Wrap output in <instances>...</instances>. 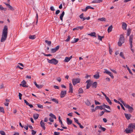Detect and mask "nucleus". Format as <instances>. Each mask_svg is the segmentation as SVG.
<instances>
[{"instance_id": "f257e3e1", "label": "nucleus", "mask_w": 135, "mask_h": 135, "mask_svg": "<svg viewBox=\"0 0 135 135\" xmlns=\"http://www.w3.org/2000/svg\"><path fill=\"white\" fill-rule=\"evenodd\" d=\"M8 33V27L5 25L3 30L2 35V37L1 39V41L2 42H4L6 40L7 37Z\"/></svg>"}, {"instance_id": "f03ea898", "label": "nucleus", "mask_w": 135, "mask_h": 135, "mask_svg": "<svg viewBox=\"0 0 135 135\" xmlns=\"http://www.w3.org/2000/svg\"><path fill=\"white\" fill-rule=\"evenodd\" d=\"M124 38L123 35L122 34L120 35V37L118 42V45L119 46H121L122 44L124 42Z\"/></svg>"}, {"instance_id": "7ed1b4c3", "label": "nucleus", "mask_w": 135, "mask_h": 135, "mask_svg": "<svg viewBox=\"0 0 135 135\" xmlns=\"http://www.w3.org/2000/svg\"><path fill=\"white\" fill-rule=\"evenodd\" d=\"M47 60L49 63L55 65L57 64L58 62V60L54 58L52 59L51 60H49L47 59Z\"/></svg>"}, {"instance_id": "20e7f679", "label": "nucleus", "mask_w": 135, "mask_h": 135, "mask_svg": "<svg viewBox=\"0 0 135 135\" xmlns=\"http://www.w3.org/2000/svg\"><path fill=\"white\" fill-rule=\"evenodd\" d=\"M72 81L73 85L75 86L77 84L80 82V79L79 78L73 79H72Z\"/></svg>"}, {"instance_id": "39448f33", "label": "nucleus", "mask_w": 135, "mask_h": 135, "mask_svg": "<svg viewBox=\"0 0 135 135\" xmlns=\"http://www.w3.org/2000/svg\"><path fill=\"white\" fill-rule=\"evenodd\" d=\"M133 35H130L129 37V43L130 46V47H133L132 41L133 40Z\"/></svg>"}, {"instance_id": "423d86ee", "label": "nucleus", "mask_w": 135, "mask_h": 135, "mask_svg": "<svg viewBox=\"0 0 135 135\" xmlns=\"http://www.w3.org/2000/svg\"><path fill=\"white\" fill-rule=\"evenodd\" d=\"M125 107L128 109V111L130 113H132L133 110V108L128 104H127Z\"/></svg>"}, {"instance_id": "0eeeda50", "label": "nucleus", "mask_w": 135, "mask_h": 135, "mask_svg": "<svg viewBox=\"0 0 135 135\" xmlns=\"http://www.w3.org/2000/svg\"><path fill=\"white\" fill-rule=\"evenodd\" d=\"M104 70L105 71L104 72V73L107 74L110 76L112 78H113L114 76L109 71L106 69H105Z\"/></svg>"}, {"instance_id": "6e6552de", "label": "nucleus", "mask_w": 135, "mask_h": 135, "mask_svg": "<svg viewBox=\"0 0 135 135\" xmlns=\"http://www.w3.org/2000/svg\"><path fill=\"white\" fill-rule=\"evenodd\" d=\"M128 128L131 129H135V123H131L129 125Z\"/></svg>"}, {"instance_id": "1a4fd4ad", "label": "nucleus", "mask_w": 135, "mask_h": 135, "mask_svg": "<svg viewBox=\"0 0 135 135\" xmlns=\"http://www.w3.org/2000/svg\"><path fill=\"white\" fill-rule=\"evenodd\" d=\"M60 47L59 46H57L54 48L52 49H51V52L52 53H54L56 52L59 49Z\"/></svg>"}, {"instance_id": "9d476101", "label": "nucleus", "mask_w": 135, "mask_h": 135, "mask_svg": "<svg viewBox=\"0 0 135 135\" xmlns=\"http://www.w3.org/2000/svg\"><path fill=\"white\" fill-rule=\"evenodd\" d=\"M66 94V91H61L60 93V97L61 98L64 97Z\"/></svg>"}, {"instance_id": "9b49d317", "label": "nucleus", "mask_w": 135, "mask_h": 135, "mask_svg": "<svg viewBox=\"0 0 135 135\" xmlns=\"http://www.w3.org/2000/svg\"><path fill=\"white\" fill-rule=\"evenodd\" d=\"M124 131L127 134L133 132V129H130L128 128L126 129Z\"/></svg>"}, {"instance_id": "f8f14e48", "label": "nucleus", "mask_w": 135, "mask_h": 135, "mask_svg": "<svg viewBox=\"0 0 135 135\" xmlns=\"http://www.w3.org/2000/svg\"><path fill=\"white\" fill-rule=\"evenodd\" d=\"M69 93H72L73 92V85L71 83L69 84Z\"/></svg>"}, {"instance_id": "ddd939ff", "label": "nucleus", "mask_w": 135, "mask_h": 135, "mask_svg": "<svg viewBox=\"0 0 135 135\" xmlns=\"http://www.w3.org/2000/svg\"><path fill=\"white\" fill-rule=\"evenodd\" d=\"M26 81L25 80H23V81L21 82V84H20V86H22L23 87L27 88L28 86L26 85Z\"/></svg>"}, {"instance_id": "4468645a", "label": "nucleus", "mask_w": 135, "mask_h": 135, "mask_svg": "<svg viewBox=\"0 0 135 135\" xmlns=\"http://www.w3.org/2000/svg\"><path fill=\"white\" fill-rule=\"evenodd\" d=\"M40 124L41 125V127L43 128L44 130H45L46 129V127L45 126V123L43 122V120H41L40 122Z\"/></svg>"}, {"instance_id": "2eb2a0df", "label": "nucleus", "mask_w": 135, "mask_h": 135, "mask_svg": "<svg viewBox=\"0 0 135 135\" xmlns=\"http://www.w3.org/2000/svg\"><path fill=\"white\" fill-rule=\"evenodd\" d=\"M124 114L125 117L128 120L130 119V118L131 116V115L130 114L124 113Z\"/></svg>"}, {"instance_id": "dca6fc26", "label": "nucleus", "mask_w": 135, "mask_h": 135, "mask_svg": "<svg viewBox=\"0 0 135 135\" xmlns=\"http://www.w3.org/2000/svg\"><path fill=\"white\" fill-rule=\"evenodd\" d=\"M127 27V25L126 23L124 22L122 23V27L123 30H126Z\"/></svg>"}, {"instance_id": "f3484780", "label": "nucleus", "mask_w": 135, "mask_h": 135, "mask_svg": "<svg viewBox=\"0 0 135 135\" xmlns=\"http://www.w3.org/2000/svg\"><path fill=\"white\" fill-rule=\"evenodd\" d=\"M66 121L68 124L70 125L72 124V121L69 118L66 119Z\"/></svg>"}, {"instance_id": "a211bd4d", "label": "nucleus", "mask_w": 135, "mask_h": 135, "mask_svg": "<svg viewBox=\"0 0 135 135\" xmlns=\"http://www.w3.org/2000/svg\"><path fill=\"white\" fill-rule=\"evenodd\" d=\"M83 28H84L83 26H79V27H77L75 28H73V31H75V30H78L79 29H80V30H82V29H83Z\"/></svg>"}, {"instance_id": "6ab92c4d", "label": "nucleus", "mask_w": 135, "mask_h": 135, "mask_svg": "<svg viewBox=\"0 0 135 135\" xmlns=\"http://www.w3.org/2000/svg\"><path fill=\"white\" fill-rule=\"evenodd\" d=\"M102 0H95L92 1V3H99L102 2Z\"/></svg>"}, {"instance_id": "aec40b11", "label": "nucleus", "mask_w": 135, "mask_h": 135, "mask_svg": "<svg viewBox=\"0 0 135 135\" xmlns=\"http://www.w3.org/2000/svg\"><path fill=\"white\" fill-rule=\"evenodd\" d=\"M97 82L95 81L93 83L92 85V87L93 88H95L97 87Z\"/></svg>"}, {"instance_id": "412c9836", "label": "nucleus", "mask_w": 135, "mask_h": 135, "mask_svg": "<svg viewBox=\"0 0 135 135\" xmlns=\"http://www.w3.org/2000/svg\"><path fill=\"white\" fill-rule=\"evenodd\" d=\"M64 14L65 12L64 11H63L62 12V13L60 15V18L62 21H63V17L64 15Z\"/></svg>"}, {"instance_id": "4be33fe9", "label": "nucleus", "mask_w": 135, "mask_h": 135, "mask_svg": "<svg viewBox=\"0 0 135 135\" xmlns=\"http://www.w3.org/2000/svg\"><path fill=\"white\" fill-rule=\"evenodd\" d=\"M39 114H33V117L35 119H37L39 117Z\"/></svg>"}, {"instance_id": "5701e85b", "label": "nucleus", "mask_w": 135, "mask_h": 135, "mask_svg": "<svg viewBox=\"0 0 135 135\" xmlns=\"http://www.w3.org/2000/svg\"><path fill=\"white\" fill-rule=\"evenodd\" d=\"M112 28L113 26L112 25H110L108 29V33L112 31Z\"/></svg>"}, {"instance_id": "b1692460", "label": "nucleus", "mask_w": 135, "mask_h": 135, "mask_svg": "<svg viewBox=\"0 0 135 135\" xmlns=\"http://www.w3.org/2000/svg\"><path fill=\"white\" fill-rule=\"evenodd\" d=\"M35 85H36V87L38 88H41L42 87V86L41 85H38L36 82H34Z\"/></svg>"}, {"instance_id": "393cba45", "label": "nucleus", "mask_w": 135, "mask_h": 135, "mask_svg": "<svg viewBox=\"0 0 135 135\" xmlns=\"http://www.w3.org/2000/svg\"><path fill=\"white\" fill-rule=\"evenodd\" d=\"M107 102L109 103V104L111 105L112 104V102L110 100V99H109V98L107 97L106 98H105Z\"/></svg>"}, {"instance_id": "a878e982", "label": "nucleus", "mask_w": 135, "mask_h": 135, "mask_svg": "<svg viewBox=\"0 0 135 135\" xmlns=\"http://www.w3.org/2000/svg\"><path fill=\"white\" fill-rule=\"evenodd\" d=\"M103 109V107H102V105L100 106H97L95 107V109L97 110L98 109H100V110H102Z\"/></svg>"}, {"instance_id": "bb28decb", "label": "nucleus", "mask_w": 135, "mask_h": 135, "mask_svg": "<svg viewBox=\"0 0 135 135\" xmlns=\"http://www.w3.org/2000/svg\"><path fill=\"white\" fill-rule=\"evenodd\" d=\"M70 60V59L69 57H66L65 58V60H64V61L65 62H68Z\"/></svg>"}, {"instance_id": "cd10ccee", "label": "nucleus", "mask_w": 135, "mask_h": 135, "mask_svg": "<svg viewBox=\"0 0 135 135\" xmlns=\"http://www.w3.org/2000/svg\"><path fill=\"white\" fill-rule=\"evenodd\" d=\"M88 35L91 36L96 37L95 33V32H91V33L88 34Z\"/></svg>"}, {"instance_id": "c85d7f7f", "label": "nucleus", "mask_w": 135, "mask_h": 135, "mask_svg": "<svg viewBox=\"0 0 135 135\" xmlns=\"http://www.w3.org/2000/svg\"><path fill=\"white\" fill-rule=\"evenodd\" d=\"M98 20L99 21H105L106 20V19L105 18L102 17V18H98Z\"/></svg>"}, {"instance_id": "c756f323", "label": "nucleus", "mask_w": 135, "mask_h": 135, "mask_svg": "<svg viewBox=\"0 0 135 135\" xmlns=\"http://www.w3.org/2000/svg\"><path fill=\"white\" fill-rule=\"evenodd\" d=\"M29 38L31 39H34L36 38L35 35H30L29 37Z\"/></svg>"}, {"instance_id": "7c9ffc66", "label": "nucleus", "mask_w": 135, "mask_h": 135, "mask_svg": "<svg viewBox=\"0 0 135 135\" xmlns=\"http://www.w3.org/2000/svg\"><path fill=\"white\" fill-rule=\"evenodd\" d=\"M99 77V75L98 74H97L94 75V78L95 79H98Z\"/></svg>"}, {"instance_id": "2f4dec72", "label": "nucleus", "mask_w": 135, "mask_h": 135, "mask_svg": "<svg viewBox=\"0 0 135 135\" xmlns=\"http://www.w3.org/2000/svg\"><path fill=\"white\" fill-rule=\"evenodd\" d=\"M131 32V30L130 29H128L127 33V36H129Z\"/></svg>"}, {"instance_id": "473e14b6", "label": "nucleus", "mask_w": 135, "mask_h": 135, "mask_svg": "<svg viewBox=\"0 0 135 135\" xmlns=\"http://www.w3.org/2000/svg\"><path fill=\"white\" fill-rule=\"evenodd\" d=\"M49 116L53 118H54L56 119V117L55 115L52 114V113H51L49 114Z\"/></svg>"}, {"instance_id": "72a5a7b5", "label": "nucleus", "mask_w": 135, "mask_h": 135, "mask_svg": "<svg viewBox=\"0 0 135 135\" xmlns=\"http://www.w3.org/2000/svg\"><path fill=\"white\" fill-rule=\"evenodd\" d=\"M45 42L49 46H50L51 44V42L50 41H48L47 40H46Z\"/></svg>"}, {"instance_id": "f704fd0d", "label": "nucleus", "mask_w": 135, "mask_h": 135, "mask_svg": "<svg viewBox=\"0 0 135 135\" xmlns=\"http://www.w3.org/2000/svg\"><path fill=\"white\" fill-rule=\"evenodd\" d=\"M52 101L58 104V101L57 99H56L53 98L52 99Z\"/></svg>"}, {"instance_id": "c9c22d12", "label": "nucleus", "mask_w": 135, "mask_h": 135, "mask_svg": "<svg viewBox=\"0 0 135 135\" xmlns=\"http://www.w3.org/2000/svg\"><path fill=\"white\" fill-rule=\"evenodd\" d=\"M0 112H2L3 113H4V109L3 107H0Z\"/></svg>"}, {"instance_id": "e433bc0d", "label": "nucleus", "mask_w": 135, "mask_h": 135, "mask_svg": "<svg viewBox=\"0 0 135 135\" xmlns=\"http://www.w3.org/2000/svg\"><path fill=\"white\" fill-rule=\"evenodd\" d=\"M120 56L124 59H125V58L123 55V52H121L120 54Z\"/></svg>"}, {"instance_id": "4c0bfd02", "label": "nucleus", "mask_w": 135, "mask_h": 135, "mask_svg": "<svg viewBox=\"0 0 135 135\" xmlns=\"http://www.w3.org/2000/svg\"><path fill=\"white\" fill-rule=\"evenodd\" d=\"M126 68H127V69L128 71H129V73L130 74H131L132 75H133L131 71L130 70V69L129 68L128 66L127 65H126Z\"/></svg>"}, {"instance_id": "58836bf2", "label": "nucleus", "mask_w": 135, "mask_h": 135, "mask_svg": "<svg viewBox=\"0 0 135 135\" xmlns=\"http://www.w3.org/2000/svg\"><path fill=\"white\" fill-rule=\"evenodd\" d=\"M83 92V89L81 88H80L79 90L78 93L79 94H81Z\"/></svg>"}, {"instance_id": "ea45409f", "label": "nucleus", "mask_w": 135, "mask_h": 135, "mask_svg": "<svg viewBox=\"0 0 135 135\" xmlns=\"http://www.w3.org/2000/svg\"><path fill=\"white\" fill-rule=\"evenodd\" d=\"M92 83H87L86 86V88L88 89Z\"/></svg>"}, {"instance_id": "a19ab883", "label": "nucleus", "mask_w": 135, "mask_h": 135, "mask_svg": "<svg viewBox=\"0 0 135 135\" xmlns=\"http://www.w3.org/2000/svg\"><path fill=\"white\" fill-rule=\"evenodd\" d=\"M74 41H73V42H71V43H76V42H78L79 40V39L78 38H74Z\"/></svg>"}, {"instance_id": "79ce46f5", "label": "nucleus", "mask_w": 135, "mask_h": 135, "mask_svg": "<svg viewBox=\"0 0 135 135\" xmlns=\"http://www.w3.org/2000/svg\"><path fill=\"white\" fill-rule=\"evenodd\" d=\"M85 103L88 106H89L91 104L90 102L88 100H87Z\"/></svg>"}, {"instance_id": "37998d69", "label": "nucleus", "mask_w": 135, "mask_h": 135, "mask_svg": "<svg viewBox=\"0 0 135 135\" xmlns=\"http://www.w3.org/2000/svg\"><path fill=\"white\" fill-rule=\"evenodd\" d=\"M8 7L11 11H13L15 10L10 5Z\"/></svg>"}, {"instance_id": "c03bdc74", "label": "nucleus", "mask_w": 135, "mask_h": 135, "mask_svg": "<svg viewBox=\"0 0 135 135\" xmlns=\"http://www.w3.org/2000/svg\"><path fill=\"white\" fill-rule=\"evenodd\" d=\"M70 38V36L69 35L68 36V38L66 40H65V41L66 42H68L69 41Z\"/></svg>"}, {"instance_id": "a18cd8bd", "label": "nucleus", "mask_w": 135, "mask_h": 135, "mask_svg": "<svg viewBox=\"0 0 135 135\" xmlns=\"http://www.w3.org/2000/svg\"><path fill=\"white\" fill-rule=\"evenodd\" d=\"M100 128L103 131H104L106 130V128H105L102 127L101 126H100Z\"/></svg>"}, {"instance_id": "49530a36", "label": "nucleus", "mask_w": 135, "mask_h": 135, "mask_svg": "<svg viewBox=\"0 0 135 135\" xmlns=\"http://www.w3.org/2000/svg\"><path fill=\"white\" fill-rule=\"evenodd\" d=\"M0 134L2 135H6L5 132L3 131H0Z\"/></svg>"}, {"instance_id": "de8ad7c7", "label": "nucleus", "mask_w": 135, "mask_h": 135, "mask_svg": "<svg viewBox=\"0 0 135 135\" xmlns=\"http://www.w3.org/2000/svg\"><path fill=\"white\" fill-rule=\"evenodd\" d=\"M74 119L75 122H76V123L78 124L79 123V122L78 120L76 119V118H74Z\"/></svg>"}, {"instance_id": "09e8293b", "label": "nucleus", "mask_w": 135, "mask_h": 135, "mask_svg": "<svg viewBox=\"0 0 135 135\" xmlns=\"http://www.w3.org/2000/svg\"><path fill=\"white\" fill-rule=\"evenodd\" d=\"M32 132V135H34L36 133V131H34L33 130H31Z\"/></svg>"}, {"instance_id": "8fccbe9b", "label": "nucleus", "mask_w": 135, "mask_h": 135, "mask_svg": "<svg viewBox=\"0 0 135 135\" xmlns=\"http://www.w3.org/2000/svg\"><path fill=\"white\" fill-rule=\"evenodd\" d=\"M38 107L40 108H43V106L42 105H40V104H37Z\"/></svg>"}, {"instance_id": "3c124183", "label": "nucleus", "mask_w": 135, "mask_h": 135, "mask_svg": "<svg viewBox=\"0 0 135 135\" xmlns=\"http://www.w3.org/2000/svg\"><path fill=\"white\" fill-rule=\"evenodd\" d=\"M120 102L122 103L123 104V105L124 106V107L127 104L126 103H125L122 100H120Z\"/></svg>"}, {"instance_id": "603ef678", "label": "nucleus", "mask_w": 135, "mask_h": 135, "mask_svg": "<svg viewBox=\"0 0 135 135\" xmlns=\"http://www.w3.org/2000/svg\"><path fill=\"white\" fill-rule=\"evenodd\" d=\"M42 54L45 56H51L52 55L51 54H45V53H42Z\"/></svg>"}, {"instance_id": "864d4df0", "label": "nucleus", "mask_w": 135, "mask_h": 135, "mask_svg": "<svg viewBox=\"0 0 135 135\" xmlns=\"http://www.w3.org/2000/svg\"><path fill=\"white\" fill-rule=\"evenodd\" d=\"M95 104L96 105H99L100 104V103L99 102L97 101L96 100H95Z\"/></svg>"}, {"instance_id": "5fc2aeb1", "label": "nucleus", "mask_w": 135, "mask_h": 135, "mask_svg": "<svg viewBox=\"0 0 135 135\" xmlns=\"http://www.w3.org/2000/svg\"><path fill=\"white\" fill-rule=\"evenodd\" d=\"M22 94H21L20 93H19L18 95H19V98L20 100H21L22 99L21 97H22Z\"/></svg>"}, {"instance_id": "6e6d98bb", "label": "nucleus", "mask_w": 135, "mask_h": 135, "mask_svg": "<svg viewBox=\"0 0 135 135\" xmlns=\"http://www.w3.org/2000/svg\"><path fill=\"white\" fill-rule=\"evenodd\" d=\"M60 12V11L59 10H57L55 14L57 15H58Z\"/></svg>"}, {"instance_id": "4d7b16f0", "label": "nucleus", "mask_w": 135, "mask_h": 135, "mask_svg": "<svg viewBox=\"0 0 135 135\" xmlns=\"http://www.w3.org/2000/svg\"><path fill=\"white\" fill-rule=\"evenodd\" d=\"M61 127L63 129H67V127H64V124H63V123H62V124H61Z\"/></svg>"}, {"instance_id": "13d9d810", "label": "nucleus", "mask_w": 135, "mask_h": 135, "mask_svg": "<svg viewBox=\"0 0 135 135\" xmlns=\"http://www.w3.org/2000/svg\"><path fill=\"white\" fill-rule=\"evenodd\" d=\"M104 112H105L103 111H102V112H101L100 113V114L99 115L100 116H102L104 114Z\"/></svg>"}, {"instance_id": "bf43d9fd", "label": "nucleus", "mask_w": 135, "mask_h": 135, "mask_svg": "<svg viewBox=\"0 0 135 135\" xmlns=\"http://www.w3.org/2000/svg\"><path fill=\"white\" fill-rule=\"evenodd\" d=\"M84 17V14L83 13H82L80 16L79 17L81 19H82Z\"/></svg>"}, {"instance_id": "052dcab7", "label": "nucleus", "mask_w": 135, "mask_h": 135, "mask_svg": "<svg viewBox=\"0 0 135 135\" xmlns=\"http://www.w3.org/2000/svg\"><path fill=\"white\" fill-rule=\"evenodd\" d=\"M49 120L50 122H53L54 121L53 119L52 118H51V117H50L49 118Z\"/></svg>"}, {"instance_id": "680f3d73", "label": "nucleus", "mask_w": 135, "mask_h": 135, "mask_svg": "<svg viewBox=\"0 0 135 135\" xmlns=\"http://www.w3.org/2000/svg\"><path fill=\"white\" fill-rule=\"evenodd\" d=\"M53 87L55 89H59V87L56 85H54Z\"/></svg>"}, {"instance_id": "e2e57ef3", "label": "nucleus", "mask_w": 135, "mask_h": 135, "mask_svg": "<svg viewBox=\"0 0 135 135\" xmlns=\"http://www.w3.org/2000/svg\"><path fill=\"white\" fill-rule=\"evenodd\" d=\"M78 124L79 125L80 127L81 128H84V127L81 124L79 123Z\"/></svg>"}, {"instance_id": "0e129e2a", "label": "nucleus", "mask_w": 135, "mask_h": 135, "mask_svg": "<svg viewBox=\"0 0 135 135\" xmlns=\"http://www.w3.org/2000/svg\"><path fill=\"white\" fill-rule=\"evenodd\" d=\"M114 102H115L116 103H118V104H120L121 103H120L119 102L117 101V100L115 99H114Z\"/></svg>"}, {"instance_id": "69168bd1", "label": "nucleus", "mask_w": 135, "mask_h": 135, "mask_svg": "<svg viewBox=\"0 0 135 135\" xmlns=\"http://www.w3.org/2000/svg\"><path fill=\"white\" fill-rule=\"evenodd\" d=\"M50 9L52 11H54L55 10V9L53 6H51L50 7Z\"/></svg>"}, {"instance_id": "338daca9", "label": "nucleus", "mask_w": 135, "mask_h": 135, "mask_svg": "<svg viewBox=\"0 0 135 135\" xmlns=\"http://www.w3.org/2000/svg\"><path fill=\"white\" fill-rule=\"evenodd\" d=\"M86 83H92L91 81V80L89 79L88 80L86 81Z\"/></svg>"}, {"instance_id": "774afa93", "label": "nucleus", "mask_w": 135, "mask_h": 135, "mask_svg": "<svg viewBox=\"0 0 135 135\" xmlns=\"http://www.w3.org/2000/svg\"><path fill=\"white\" fill-rule=\"evenodd\" d=\"M60 134V133L59 132H54V134L55 135H59Z\"/></svg>"}]
</instances>
